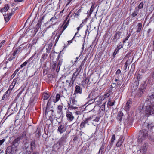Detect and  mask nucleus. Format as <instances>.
I'll return each mask as SVG.
<instances>
[{"mask_svg": "<svg viewBox=\"0 0 154 154\" xmlns=\"http://www.w3.org/2000/svg\"><path fill=\"white\" fill-rule=\"evenodd\" d=\"M148 136V132L147 130L142 129L140 131L138 138V142L141 143L146 139Z\"/></svg>", "mask_w": 154, "mask_h": 154, "instance_id": "1", "label": "nucleus"}, {"mask_svg": "<svg viewBox=\"0 0 154 154\" xmlns=\"http://www.w3.org/2000/svg\"><path fill=\"white\" fill-rule=\"evenodd\" d=\"M145 113L147 116L154 114V103H151L146 106Z\"/></svg>", "mask_w": 154, "mask_h": 154, "instance_id": "2", "label": "nucleus"}, {"mask_svg": "<svg viewBox=\"0 0 154 154\" xmlns=\"http://www.w3.org/2000/svg\"><path fill=\"white\" fill-rule=\"evenodd\" d=\"M18 79V78H16L13 80L12 82L10 85L8 89L6 92V93L10 94L11 90L13 89L14 86H18V83L17 82Z\"/></svg>", "mask_w": 154, "mask_h": 154, "instance_id": "3", "label": "nucleus"}, {"mask_svg": "<svg viewBox=\"0 0 154 154\" xmlns=\"http://www.w3.org/2000/svg\"><path fill=\"white\" fill-rule=\"evenodd\" d=\"M21 137H18L15 139L12 142V149L13 151H16L17 150V148L20 143V141Z\"/></svg>", "mask_w": 154, "mask_h": 154, "instance_id": "4", "label": "nucleus"}, {"mask_svg": "<svg viewBox=\"0 0 154 154\" xmlns=\"http://www.w3.org/2000/svg\"><path fill=\"white\" fill-rule=\"evenodd\" d=\"M147 144L146 143H144L143 145L141 146L140 149L138 151V152L140 154L139 152H140V154H145L147 150Z\"/></svg>", "mask_w": 154, "mask_h": 154, "instance_id": "5", "label": "nucleus"}, {"mask_svg": "<svg viewBox=\"0 0 154 154\" xmlns=\"http://www.w3.org/2000/svg\"><path fill=\"white\" fill-rule=\"evenodd\" d=\"M66 114L67 119L68 121L71 122L73 120L74 117L73 115L72 112H70L69 110L67 109Z\"/></svg>", "mask_w": 154, "mask_h": 154, "instance_id": "6", "label": "nucleus"}, {"mask_svg": "<svg viewBox=\"0 0 154 154\" xmlns=\"http://www.w3.org/2000/svg\"><path fill=\"white\" fill-rule=\"evenodd\" d=\"M60 95L59 94H57L56 96V98H55L54 97L51 96L50 99H49L48 101V102H49V101L51 100H53V102L54 103H56L58 102L60 100Z\"/></svg>", "mask_w": 154, "mask_h": 154, "instance_id": "7", "label": "nucleus"}, {"mask_svg": "<svg viewBox=\"0 0 154 154\" xmlns=\"http://www.w3.org/2000/svg\"><path fill=\"white\" fill-rule=\"evenodd\" d=\"M132 104V102L131 100H128L124 107V109L126 111H128L130 109L131 105Z\"/></svg>", "mask_w": 154, "mask_h": 154, "instance_id": "8", "label": "nucleus"}, {"mask_svg": "<svg viewBox=\"0 0 154 154\" xmlns=\"http://www.w3.org/2000/svg\"><path fill=\"white\" fill-rule=\"evenodd\" d=\"M75 78V77L73 76L72 78H71L69 79L66 80V83L67 85H69L71 86L73 84L74 82V80Z\"/></svg>", "mask_w": 154, "mask_h": 154, "instance_id": "9", "label": "nucleus"}, {"mask_svg": "<svg viewBox=\"0 0 154 154\" xmlns=\"http://www.w3.org/2000/svg\"><path fill=\"white\" fill-rule=\"evenodd\" d=\"M125 138L123 137H121L118 140L116 144V146L118 147L120 146L124 140Z\"/></svg>", "mask_w": 154, "mask_h": 154, "instance_id": "10", "label": "nucleus"}, {"mask_svg": "<svg viewBox=\"0 0 154 154\" xmlns=\"http://www.w3.org/2000/svg\"><path fill=\"white\" fill-rule=\"evenodd\" d=\"M66 130V128L64 125H61L60 126L58 129V131L61 134H62Z\"/></svg>", "mask_w": 154, "mask_h": 154, "instance_id": "11", "label": "nucleus"}, {"mask_svg": "<svg viewBox=\"0 0 154 154\" xmlns=\"http://www.w3.org/2000/svg\"><path fill=\"white\" fill-rule=\"evenodd\" d=\"M82 89L80 86L77 85L75 87V92L77 93H79L80 94L82 93Z\"/></svg>", "mask_w": 154, "mask_h": 154, "instance_id": "12", "label": "nucleus"}, {"mask_svg": "<svg viewBox=\"0 0 154 154\" xmlns=\"http://www.w3.org/2000/svg\"><path fill=\"white\" fill-rule=\"evenodd\" d=\"M82 67L81 65H80V66L79 68H77L76 69V71L73 74V76L75 77H76L77 75H78L79 72L81 71Z\"/></svg>", "mask_w": 154, "mask_h": 154, "instance_id": "13", "label": "nucleus"}, {"mask_svg": "<svg viewBox=\"0 0 154 154\" xmlns=\"http://www.w3.org/2000/svg\"><path fill=\"white\" fill-rule=\"evenodd\" d=\"M143 27L142 24L141 23H139L137 26V30L136 32L138 33L141 31Z\"/></svg>", "mask_w": 154, "mask_h": 154, "instance_id": "14", "label": "nucleus"}, {"mask_svg": "<svg viewBox=\"0 0 154 154\" xmlns=\"http://www.w3.org/2000/svg\"><path fill=\"white\" fill-rule=\"evenodd\" d=\"M63 61V59H60L59 61L56 69V71L57 72H58L59 71L60 67L61 65H62Z\"/></svg>", "mask_w": 154, "mask_h": 154, "instance_id": "15", "label": "nucleus"}, {"mask_svg": "<svg viewBox=\"0 0 154 154\" xmlns=\"http://www.w3.org/2000/svg\"><path fill=\"white\" fill-rule=\"evenodd\" d=\"M9 7L8 5H6L5 7L3 8L1 10V12H6L9 8Z\"/></svg>", "mask_w": 154, "mask_h": 154, "instance_id": "16", "label": "nucleus"}, {"mask_svg": "<svg viewBox=\"0 0 154 154\" xmlns=\"http://www.w3.org/2000/svg\"><path fill=\"white\" fill-rule=\"evenodd\" d=\"M61 35V34H60L59 32H56V35L54 38V39H56V41L57 42L58 41Z\"/></svg>", "mask_w": 154, "mask_h": 154, "instance_id": "17", "label": "nucleus"}, {"mask_svg": "<svg viewBox=\"0 0 154 154\" xmlns=\"http://www.w3.org/2000/svg\"><path fill=\"white\" fill-rule=\"evenodd\" d=\"M68 109L71 110L73 109H76L77 108L76 106H73L71 104H70L69 103H68Z\"/></svg>", "mask_w": 154, "mask_h": 154, "instance_id": "18", "label": "nucleus"}, {"mask_svg": "<svg viewBox=\"0 0 154 154\" xmlns=\"http://www.w3.org/2000/svg\"><path fill=\"white\" fill-rule=\"evenodd\" d=\"M75 96L73 97L72 100H70V104L73 105H76L77 103V101L75 100Z\"/></svg>", "mask_w": 154, "mask_h": 154, "instance_id": "19", "label": "nucleus"}, {"mask_svg": "<svg viewBox=\"0 0 154 154\" xmlns=\"http://www.w3.org/2000/svg\"><path fill=\"white\" fill-rule=\"evenodd\" d=\"M66 138L67 137L66 135H63L60 139V143H62L64 142H66Z\"/></svg>", "mask_w": 154, "mask_h": 154, "instance_id": "20", "label": "nucleus"}, {"mask_svg": "<svg viewBox=\"0 0 154 154\" xmlns=\"http://www.w3.org/2000/svg\"><path fill=\"white\" fill-rule=\"evenodd\" d=\"M111 100L110 98L108 100V102L107 103L108 106H112L114 104V103L115 102V101L113 102H111Z\"/></svg>", "mask_w": 154, "mask_h": 154, "instance_id": "21", "label": "nucleus"}, {"mask_svg": "<svg viewBox=\"0 0 154 154\" xmlns=\"http://www.w3.org/2000/svg\"><path fill=\"white\" fill-rule=\"evenodd\" d=\"M63 104H62L60 105H59L57 107V112L58 113H60L62 111V109L63 108Z\"/></svg>", "mask_w": 154, "mask_h": 154, "instance_id": "22", "label": "nucleus"}, {"mask_svg": "<svg viewBox=\"0 0 154 154\" xmlns=\"http://www.w3.org/2000/svg\"><path fill=\"white\" fill-rule=\"evenodd\" d=\"M87 120H85L82 122L80 124V127L81 128H83L85 127V124L87 123Z\"/></svg>", "mask_w": 154, "mask_h": 154, "instance_id": "23", "label": "nucleus"}, {"mask_svg": "<svg viewBox=\"0 0 154 154\" xmlns=\"http://www.w3.org/2000/svg\"><path fill=\"white\" fill-rule=\"evenodd\" d=\"M139 9L137 10H135L132 13V15L133 17H135L138 14Z\"/></svg>", "mask_w": 154, "mask_h": 154, "instance_id": "24", "label": "nucleus"}, {"mask_svg": "<svg viewBox=\"0 0 154 154\" xmlns=\"http://www.w3.org/2000/svg\"><path fill=\"white\" fill-rule=\"evenodd\" d=\"M4 16L5 21L6 22H8L10 18L9 17V15L7 14L4 15Z\"/></svg>", "mask_w": 154, "mask_h": 154, "instance_id": "25", "label": "nucleus"}, {"mask_svg": "<svg viewBox=\"0 0 154 154\" xmlns=\"http://www.w3.org/2000/svg\"><path fill=\"white\" fill-rule=\"evenodd\" d=\"M43 96L44 97V100H47L49 97V95L47 93H45L43 94Z\"/></svg>", "mask_w": 154, "mask_h": 154, "instance_id": "26", "label": "nucleus"}, {"mask_svg": "<svg viewBox=\"0 0 154 154\" xmlns=\"http://www.w3.org/2000/svg\"><path fill=\"white\" fill-rule=\"evenodd\" d=\"M115 140V135L113 134L112 135L111 140V144L112 145L114 143V141Z\"/></svg>", "mask_w": 154, "mask_h": 154, "instance_id": "27", "label": "nucleus"}, {"mask_svg": "<svg viewBox=\"0 0 154 154\" xmlns=\"http://www.w3.org/2000/svg\"><path fill=\"white\" fill-rule=\"evenodd\" d=\"M9 94H8V93H6V92L5 94L3 96L2 100H4L6 98H7L8 97H9Z\"/></svg>", "mask_w": 154, "mask_h": 154, "instance_id": "28", "label": "nucleus"}, {"mask_svg": "<svg viewBox=\"0 0 154 154\" xmlns=\"http://www.w3.org/2000/svg\"><path fill=\"white\" fill-rule=\"evenodd\" d=\"M28 63V60H27V61H25V62H24L22 64H21L20 65V67L19 68V69H21V67L22 68V67H23L24 66H26V65Z\"/></svg>", "mask_w": 154, "mask_h": 154, "instance_id": "29", "label": "nucleus"}, {"mask_svg": "<svg viewBox=\"0 0 154 154\" xmlns=\"http://www.w3.org/2000/svg\"><path fill=\"white\" fill-rule=\"evenodd\" d=\"M146 125H147L148 128H151L154 126V125L152 123H147Z\"/></svg>", "mask_w": 154, "mask_h": 154, "instance_id": "30", "label": "nucleus"}, {"mask_svg": "<svg viewBox=\"0 0 154 154\" xmlns=\"http://www.w3.org/2000/svg\"><path fill=\"white\" fill-rule=\"evenodd\" d=\"M92 117H93V118L92 119V120L95 121L96 122H98L100 119V118L99 117H96V118L95 117H94V116H92Z\"/></svg>", "mask_w": 154, "mask_h": 154, "instance_id": "31", "label": "nucleus"}, {"mask_svg": "<svg viewBox=\"0 0 154 154\" xmlns=\"http://www.w3.org/2000/svg\"><path fill=\"white\" fill-rule=\"evenodd\" d=\"M123 47V45L122 44H121V43L117 45V48H116V49H118V50H119L121 48Z\"/></svg>", "mask_w": 154, "mask_h": 154, "instance_id": "32", "label": "nucleus"}, {"mask_svg": "<svg viewBox=\"0 0 154 154\" xmlns=\"http://www.w3.org/2000/svg\"><path fill=\"white\" fill-rule=\"evenodd\" d=\"M35 141H32L31 143V148L32 149L33 147L35 146Z\"/></svg>", "mask_w": 154, "mask_h": 154, "instance_id": "33", "label": "nucleus"}, {"mask_svg": "<svg viewBox=\"0 0 154 154\" xmlns=\"http://www.w3.org/2000/svg\"><path fill=\"white\" fill-rule=\"evenodd\" d=\"M103 148L102 147H100V149L99 151L98 152L99 154H102L103 151Z\"/></svg>", "mask_w": 154, "mask_h": 154, "instance_id": "34", "label": "nucleus"}, {"mask_svg": "<svg viewBox=\"0 0 154 154\" xmlns=\"http://www.w3.org/2000/svg\"><path fill=\"white\" fill-rule=\"evenodd\" d=\"M129 62V60H128L125 63V64L124 66V68L125 70H126L128 64H129V63H128V62Z\"/></svg>", "mask_w": 154, "mask_h": 154, "instance_id": "35", "label": "nucleus"}, {"mask_svg": "<svg viewBox=\"0 0 154 154\" xmlns=\"http://www.w3.org/2000/svg\"><path fill=\"white\" fill-rule=\"evenodd\" d=\"M69 23V21H68L65 24V25L63 27V31L64 30L66 29V28L67 27V26H68Z\"/></svg>", "mask_w": 154, "mask_h": 154, "instance_id": "36", "label": "nucleus"}, {"mask_svg": "<svg viewBox=\"0 0 154 154\" xmlns=\"http://www.w3.org/2000/svg\"><path fill=\"white\" fill-rule=\"evenodd\" d=\"M93 118V117H90V118H87L85 120H87V123L86 124H87L88 125H89V123H88V122L89 120H91V119H92Z\"/></svg>", "mask_w": 154, "mask_h": 154, "instance_id": "37", "label": "nucleus"}, {"mask_svg": "<svg viewBox=\"0 0 154 154\" xmlns=\"http://www.w3.org/2000/svg\"><path fill=\"white\" fill-rule=\"evenodd\" d=\"M143 6V2L141 3L138 6V8L139 9H140L142 8Z\"/></svg>", "mask_w": 154, "mask_h": 154, "instance_id": "38", "label": "nucleus"}, {"mask_svg": "<svg viewBox=\"0 0 154 154\" xmlns=\"http://www.w3.org/2000/svg\"><path fill=\"white\" fill-rule=\"evenodd\" d=\"M95 101V100L94 99H91V100H89L88 103L89 104H91L93 103Z\"/></svg>", "mask_w": 154, "mask_h": 154, "instance_id": "39", "label": "nucleus"}, {"mask_svg": "<svg viewBox=\"0 0 154 154\" xmlns=\"http://www.w3.org/2000/svg\"><path fill=\"white\" fill-rule=\"evenodd\" d=\"M119 50H118V49H116V48L115 49V51L114 52L113 54V56H115L116 55V54L118 52Z\"/></svg>", "mask_w": 154, "mask_h": 154, "instance_id": "40", "label": "nucleus"}, {"mask_svg": "<svg viewBox=\"0 0 154 154\" xmlns=\"http://www.w3.org/2000/svg\"><path fill=\"white\" fill-rule=\"evenodd\" d=\"M110 94L109 93H107L104 94V99H103L106 98H107L108 97L110 96Z\"/></svg>", "mask_w": 154, "mask_h": 154, "instance_id": "41", "label": "nucleus"}, {"mask_svg": "<svg viewBox=\"0 0 154 154\" xmlns=\"http://www.w3.org/2000/svg\"><path fill=\"white\" fill-rule=\"evenodd\" d=\"M18 50H15L13 54V57H14V56H15V55L17 54L18 53Z\"/></svg>", "mask_w": 154, "mask_h": 154, "instance_id": "42", "label": "nucleus"}, {"mask_svg": "<svg viewBox=\"0 0 154 154\" xmlns=\"http://www.w3.org/2000/svg\"><path fill=\"white\" fill-rule=\"evenodd\" d=\"M19 69H16V70L15 71L14 73L13 74V77H14L15 75L16 74L17 72L19 71Z\"/></svg>", "mask_w": 154, "mask_h": 154, "instance_id": "43", "label": "nucleus"}, {"mask_svg": "<svg viewBox=\"0 0 154 154\" xmlns=\"http://www.w3.org/2000/svg\"><path fill=\"white\" fill-rule=\"evenodd\" d=\"M119 117H120V120L122 118V113L120 112L119 113Z\"/></svg>", "mask_w": 154, "mask_h": 154, "instance_id": "44", "label": "nucleus"}, {"mask_svg": "<svg viewBox=\"0 0 154 154\" xmlns=\"http://www.w3.org/2000/svg\"><path fill=\"white\" fill-rule=\"evenodd\" d=\"M64 11V9H63L61 11L59 14V15L60 16V17H61L62 16V14H61Z\"/></svg>", "mask_w": 154, "mask_h": 154, "instance_id": "45", "label": "nucleus"}, {"mask_svg": "<svg viewBox=\"0 0 154 154\" xmlns=\"http://www.w3.org/2000/svg\"><path fill=\"white\" fill-rule=\"evenodd\" d=\"M14 14L13 12H11L10 13H9V14H8V15H9V17L10 18H11L12 15Z\"/></svg>", "mask_w": 154, "mask_h": 154, "instance_id": "46", "label": "nucleus"}, {"mask_svg": "<svg viewBox=\"0 0 154 154\" xmlns=\"http://www.w3.org/2000/svg\"><path fill=\"white\" fill-rule=\"evenodd\" d=\"M121 71L119 69H118L117 70L116 72V74H120L121 73Z\"/></svg>", "mask_w": 154, "mask_h": 154, "instance_id": "47", "label": "nucleus"}, {"mask_svg": "<svg viewBox=\"0 0 154 154\" xmlns=\"http://www.w3.org/2000/svg\"><path fill=\"white\" fill-rule=\"evenodd\" d=\"M56 63H54L52 65L53 69H55L56 66Z\"/></svg>", "mask_w": 154, "mask_h": 154, "instance_id": "48", "label": "nucleus"}, {"mask_svg": "<svg viewBox=\"0 0 154 154\" xmlns=\"http://www.w3.org/2000/svg\"><path fill=\"white\" fill-rule=\"evenodd\" d=\"M74 38H72L71 40H69V41H68V45H69L70 44V43H72V40Z\"/></svg>", "mask_w": 154, "mask_h": 154, "instance_id": "49", "label": "nucleus"}, {"mask_svg": "<svg viewBox=\"0 0 154 154\" xmlns=\"http://www.w3.org/2000/svg\"><path fill=\"white\" fill-rule=\"evenodd\" d=\"M14 58V57H13L12 58H11H11H9L8 59V60H9V61H11Z\"/></svg>", "mask_w": 154, "mask_h": 154, "instance_id": "50", "label": "nucleus"}, {"mask_svg": "<svg viewBox=\"0 0 154 154\" xmlns=\"http://www.w3.org/2000/svg\"><path fill=\"white\" fill-rule=\"evenodd\" d=\"M79 57H77L75 59V60L74 61V63L76 62L77 60H78V59L79 58Z\"/></svg>", "mask_w": 154, "mask_h": 154, "instance_id": "51", "label": "nucleus"}, {"mask_svg": "<svg viewBox=\"0 0 154 154\" xmlns=\"http://www.w3.org/2000/svg\"><path fill=\"white\" fill-rule=\"evenodd\" d=\"M23 0H14V1L16 2H19L22 1Z\"/></svg>", "mask_w": 154, "mask_h": 154, "instance_id": "52", "label": "nucleus"}, {"mask_svg": "<svg viewBox=\"0 0 154 154\" xmlns=\"http://www.w3.org/2000/svg\"><path fill=\"white\" fill-rule=\"evenodd\" d=\"M5 42V41L3 40L0 43V44L2 45L4 44Z\"/></svg>", "mask_w": 154, "mask_h": 154, "instance_id": "53", "label": "nucleus"}, {"mask_svg": "<svg viewBox=\"0 0 154 154\" xmlns=\"http://www.w3.org/2000/svg\"><path fill=\"white\" fill-rule=\"evenodd\" d=\"M84 42L83 44L82 45V52L83 51V50H84Z\"/></svg>", "mask_w": 154, "mask_h": 154, "instance_id": "54", "label": "nucleus"}, {"mask_svg": "<svg viewBox=\"0 0 154 154\" xmlns=\"http://www.w3.org/2000/svg\"><path fill=\"white\" fill-rule=\"evenodd\" d=\"M79 11H80L79 10L76 13H75V14L77 15L78 16H79Z\"/></svg>", "mask_w": 154, "mask_h": 154, "instance_id": "55", "label": "nucleus"}, {"mask_svg": "<svg viewBox=\"0 0 154 154\" xmlns=\"http://www.w3.org/2000/svg\"><path fill=\"white\" fill-rule=\"evenodd\" d=\"M22 93V91L20 92V93L18 94V95H18V96H20V95Z\"/></svg>", "mask_w": 154, "mask_h": 154, "instance_id": "56", "label": "nucleus"}, {"mask_svg": "<svg viewBox=\"0 0 154 154\" xmlns=\"http://www.w3.org/2000/svg\"><path fill=\"white\" fill-rule=\"evenodd\" d=\"M72 0H68L69 1V2H68V3L67 4V5H68L69 3L70 2L72 1Z\"/></svg>", "mask_w": 154, "mask_h": 154, "instance_id": "57", "label": "nucleus"}, {"mask_svg": "<svg viewBox=\"0 0 154 154\" xmlns=\"http://www.w3.org/2000/svg\"><path fill=\"white\" fill-rule=\"evenodd\" d=\"M33 154H38V153L36 152H34Z\"/></svg>", "mask_w": 154, "mask_h": 154, "instance_id": "58", "label": "nucleus"}, {"mask_svg": "<svg viewBox=\"0 0 154 154\" xmlns=\"http://www.w3.org/2000/svg\"><path fill=\"white\" fill-rule=\"evenodd\" d=\"M80 26H79V27H78L77 28V30H78V31L79 30V29H80Z\"/></svg>", "mask_w": 154, "mask_h": 154, "instance_id": "59", "label": "nucleus"}, {"mask_svg": "<svg viewBox=\"0 0 154 154\" xmlns=\"http://www.w3.org/2000/svg\"><path fill=\"white\" fill-rule=\"evenodd\" d=\"M77 33H78V32H77V33H76L75 34V36H74V37H73V38H75V36L77 35Z\"/></svg>", "mask_w": 154, "mask_h": 154, "instance_id": "60", "label": "nucleus"}, {"mask_svg": "<svg viewBox=\"0 0 154 154\" xmlns=\"http://www.w3.org/2000/svg\"><path fill=\"white\" fill-rule=\"evenodd\" d=\"M55 32H54L53 33V35L52 36V37H53V35H54V34H55Z\"/></svg>", "mask_w": 154, "mask_h": 154, "instance_id": "61", "label": "nucleus"}, {"mask_svg": "<svg viewBox=\"0 0 154 154\" xmlns=\"http://www.w3.org/2000/svg\"><path fill=\"white\" fill-rule=\"evenodd\" d=\"M54 19V17H52V18H51L50 19V21H51V20H52V19Z\"/></svg>", "mask_w": 154, "mask_h": 154, "instance_id": "62", "label": "nucleus"}, {"mask_svg": "<svg viewBox=\"0 0 154 154\" xmlns=\"http://www.w3.org/2000/svg\"><path fill=\"white\" fill-rule=\"evenodd\" d=\"M82 26H82V24H80V28H82Z\"/></svg>", "mask_w": 154, "mask_h": 154, "instance_id": "63", "label": "nucleus"}, {"mask_svg": "<svg viewBox=\"0 0 154 154\" xmlns=\"http://www.w3.org/2000/svg\"><path fill=\"white\" fill-rule=\"evenodd\" d=\"M152 75H153V76H154V72H153Z\"/></svg>", "mask_w": 154, "mask_h": 154, "instance_id": "64", "label": "nucleus"}]
</instances>
